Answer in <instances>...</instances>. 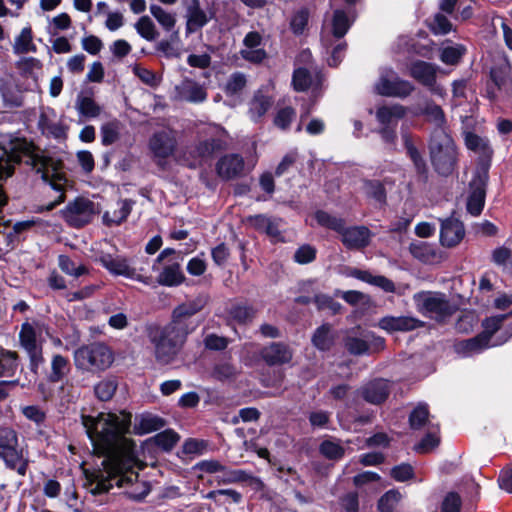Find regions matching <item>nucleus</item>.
Returning <instances> with one entry per match:
<instances>
[{
	"mask_svg": "<svg viewBox=\"0 0 512 512\" xmlns=\"http://www.w3.org/2000/svg\"><path fill=\"white\" fill-rule=\"evenodd\" d=\"M131 414L100 412L97 416L82 415L81 421L94 451L105 456L104 468L109 466L114 472H127L125 479L133 480L137 464L135 444L126 435L131 425Z\"/></svg>",
	"mask_w": 512,
	"mask_h": 512,
	"instance_id": "f257e3e1",
	"label": "nucleus"
},
{
	"mask_svg": "<svg viewBox=\"0 0 512 512\" xmlns=\"http://www.w3.org/2000/svg\"><path fill=\"white\" fill-rule=\"evenodd\" d=\"M22 156H28L27 164L41 174V178L49 183L56 191L61 192L59 198L47 205L46 210H52L64 200V187L67 179L62 171V162L52 157L34 153V146L24 138L12 137L3 147L0 155V180L11 177L15 166L21 162Z\"/></svg>",
	"mask_w": 512,
	"mask_h": 512,
	"instance_id": "f03ea898",
	"label": "nucleus"
},
{
	"mask_svg": "<svg viewBox=\"0 0 512 512\" xmlns=\"http://www.w3.org/2000/svg\"><path fill=\"white\" fill-rule=\"evenodd\" d=\"M148 337L153 345L156 361L166 365L175 359L187 335L180 327L168 324L165 327H151Z\"/></svg>",
	"mask_w": 512,
	"mask_h": 512,
	"instance_id": "7ed1b4c3",
	"label": "nucleus"
},
{
	"mask_svg": "<svg viewBox=\"0 0 512 512\" xmlns=\"http://www.w3.org/2000/svg\"><path fill=\"white\" fill-rule=\"evenodd\" d=\"M144 465L137 459V464L134 468L136 477L128 481L125 479L126 471L124 472H114L112 468L109 466L105 467V471L107 474V478H104L103 475L101 477H97L95 481L91 483L90 491L93 494H101L104 492H108L114 484L118 487H130L126 491V494L129 498L133 500H141L146 497L150 492V487L146 482H138V471L141 470Z\"/></svg>",
	"mask_w": 512,
	"mask_h": 512,
	"instance_id": "20e7f679",
	"label": "nucleus"
},
{
	"mask_svg": "<svg viewBox=\"0 0 512 512\" xmlns=\"http://www.w3.org/2000/svg\"><path fill=\"white\" fill-rule=\"evenodd\" d=\"M48 334V328L40 321H26L21 325L19 331L20 347L27 353L30 361V368L37 373L39 367L44 363L43 334Z\"/></svg>",
	"mask_w": 512,
	"mask_h": 512,
	"instance_id": "39448f33",
	"label": "nucleus"
},
{
	"mask_svg": "<svg viewBox=\"0 0 512 512\" xmlns=\"http://www.w3.org/2000/svg\"><path fill=\"white\" fill-rule=\"evenodd\" d=\"M430 156L438 173L448 175L456 163V147L446 129H434L430 139Z\"/></svg>",
	"mask_w": 512,
	"mask_h": 512,
	"instance_id": "423d86ee",
	"label": "nucleus"
},
{
	"mask_svg": "<svg viewBox=\"0 0 512 512\" xmlns=\"http://www.w3.org/2000/svg\"><path fill=\"white\" fill-rule=\"evenodd\" d=\"M74 362L78 369L88 372H101L114 362V352L102 342H94L78 348L74 353Z\"/></svg>",
	"mask_w": 512,
	"mask_h": 512,
	"instance_id": "0eeeda50",
	"label": "nucleus"
},
{
	"mask_svg": "<svg viewBox=\"0 0 512 512\" xmlns=\"http://www.w3.org/2000/svg\"><path fill=\"white\" fill-rule=\"evenodd\" d=\"M18 439L14 430L0 429V458L7 468L16 470L21 476L27 471L29 459L23 449H18Z\"/></svg>",
	"mask_w": 512,
	"mask_h": 512,
	"instance_id": "6e6552de",
	"label": "nucleus"
},
{
	"mask_svg": "<svg viewBox=\"0 0 512 512\" xmlns=\"http://www.w3.org/2000/svg\"><path fill=\"white\" fill-rule=\"evenodd\" d=\"M414 300L418 311L436 320H443L454 312L453 306L440 293L421 292L414 296Z\"/></svg>",
	"mask_w": 512,
	"mask_h": 512,
	"instance_id": "1a4fd4ad",
	"label": "nucleus"
},
{
	"mask_svg": "<svg viewBox=\"0 0 512 512\" xmlns=\"http://www.w3.org/2000/svg\"><path fill=\"white\" fill-rule=\"evenodd\" d=\"M97 212L93 201L78 197L61 210V215L70 226L82 227L90 223Z\"/></svg>",
	"mask_w": 512,
	"mask_h": 512,
	"instance_id": "9d476101",
	"label": "nucleus"
},
{
	"mask_svg": "<svg viewBox=\"0 0 512 512\" xmlns=\"http://www.w3.org/2000/svg\"><path fill=\"white\" fill-rule=\"evenodd\" d=\"M378 94L392 97H406L413 91V86L408 81L400 79L392 70L382 72L375 85Z\"/></svg>",
	"mask_w": 512,
	"mask_h": 512,
	"instance_id": "9b49d317",
	"label": "nucleus"
},
{
	"mask_svg": "<svg viewBox=\"0 0 512 512\" xmlns=\"http://www.w3.org/2000/svg\"><path fill=\"white\" fill-rule=\"evenodd\" d=\"M98 261L114 276L140 280V275L136 273V269L131 266L130 261L122 255L101 253Z\"/></svg>",
	"mask_w": 512,
	"mask_h": 512,
	"instance_id": "f8f14e48",
	"label": "nucleus"
},
{
	"mask_svg": "<svg viewBox=\"0 0 512 512\" xmlns=\"http://www.w3.org/2000/svg\"><path fill=\"white\" fill-rule=\"evenodd\" d=\"M38 126L42 133L55 139H65L67 128L58 119L57 113L50 107L41 109Z\"/></svg>",
	"mask_w": 512,
	"mask_h": 512,
	"instance_id": "ddd939ff",
	"label": "nucleus"
},
{
	"mask_svg": "<svg viewBox=\"0 0 512 512\" xmlns=\"http://www.w3.org/2000/svg\"><path fill=\"white\" fill-rule=\"evenodd\" d=\"M205 305V301L201 298L187 301L178 307H176L173 311V320L170 325H175L181 328L186 335H188L191 331H193L196 325H192L188 327L186 320L203 309Z\"/></svg>",
	"mask_w": 512,
	"mask_h": 512,
	"instance_id": "4468645a",
	"label": "nucleus"
},
{
	"mask_svg": "<svg viewBox=\"0 0 512 512\" xmlns=\"http://www.w3.org/2000/svg\"><path fill=\"white\" fill-rule=\"evenodd\" d=\"M175 145L176 139L174 132L169 128L154 133L149 142L152 153L159 158H166L171 155L175 149Z\"/></svg>",
	"mask_w": 512,
	"mask_h": 512,
	"instance_id": "2eb2a0df",
	"label": "nucleus"
},
{
	"mask_svg": "<svg viewBox=\"0 0 512 512\" xmlns=\"http://www.w3.org/2000/svg\"><path fill=\"white\" fill-rule=\"evenodd\" d=\"M244 170V159L238 154H227L221 157L216 164V172L224 180L240 177Z\"/></svg>",
	"mask_w": 512,
	"mask_h": 512,
	"instance_id": "dca6fc26",
	"label": "nucleus"
},
{
	"mask_svg": "<svg viewBox=\"0 0 512 512\" xmlns=\"http://www.w3.org/2000/svg\"><path fill=\"white\" fill-rule=\"evenodd\" d=\"M465 236V229L459 220L447 218L441 221L440 242L442 246L452 248L457 246Z\"/></svg>",
	"mask_w": 512,
	"mask_h": 512,
	"instance_id": "f3484780",
	"label": "nucleus"
},
{
	"mask_svg": "<svg viewBox=\"0 0 512 512\" xmlns=\"http://www.w3.org/2000/svg\"><path fill=\"white\" fill-rule=\"evenodd\" d=\"M422 326V321L409 316H385L378 322V327L388 333L411 331Z\"/></svg>",
	"mask_w": 512,
	"mask_h": 512,
	"instance_id": "a211bd4d",
	"label": "nucleus"
},
{
	"mask_svg": "<svg viewBox=\"0 0 512 512\" xmlns=\"http://www.w3.org/2000/svg\"><path fill=\"white\" fill-rule=\"evenodd\" d=\"M487 174L478 175L471 183V193L467 201V210L473 215L477 216L481 213L485 202V185Z\"/></svg>",
	"mask_w": 512,
	"mask_h": 512,
	"instance_id": "6ab92c4d",
	"label": "nucleus"
},
{
	"mask_svg": "<svg viewBox=\"0 0 512 512\" xmlns=\"http://www.w3.org/2000/svg\"><path fill=\"white\" fill-rule=\"evenodd\" d=\"M342 236L343 244L350 249H360L366 247L371 240V232L365 226H354L339 231Z\"/></svg>",
	"mask_w": 512,
	"mask_h": 512,
	"instance_id": "aec40b11",
	"label": "nucleus"
},
{
	"mask_svg": "<svg viewBox=\"0 0 512 512\" xmlns=\"http://www.w3.org/2000/svg\"><path fill=\"white\" fill-rule=\"evenodd\" d=\"M175 90L178 99L191 103H201L207 97L205 88L189 79L182 81L175 87Z\"/></svg>",
	"mask_w": 512,
	"mask_h": 512,
	"instance_id": "412c9836",
	"label": "nucleus"
},
{
	"mask_svg": "<svg viewBox=\"0 0 512 512\" xmlns=\"http://www.w3.org/2000/svg\"><path fill=\"white\" fill-rule=\"evenodd\" d=\"M134 202L128 199L118 200L114 206L105 211L103 223L107 226L120 225L132 211Z\"/></svg>",
	"mask_w": 512,
	"mask_h": 512,
	"instance_id": "4be33fe9",
	"label": "nucleus"
},
{
	"mask_svg": "<svg viewBox=\"0 0 512 512\" xmlns=\"http://www.w3.org/2000/svg\"><path fill=\"white\" fill-rule=\"evenodd\" d=\"M261 356L269 365H281L291 361L292 351L282 343H272L261 351Z\"/></svg>",
	"mask_w": 512,
	"mask_h": 512,
	"instance_id": "5701e85b",
	"label": "nucleus"
},
{
	"mask_svg": "<svg viewBox=\"0 0 512 512\" xmlns=\"http://www.w3.org/2000/svg\"><path fill=\"white\" fill-rule=\"evenodd\" d=\"M185 5L187 8L186 31L190 34L202 28L208 22V18L206 13L200 9L198 0H185Z\"/></svg>",
	"mask_w": 512,
	"mask_h": 512,
	"instance_id": "b1692460",
	"label": "nucleus"
},
{
	"mask_svg": "<svg viewBox=\"0 0 512 512\" xmlns=\"http://www.w3.org/2000/svg\"><path fill=\"white\" fill-rule=\"evenodd\" d=\"M389 394V384L385 380H375L366 384L361 389L362 397L371 404H380L386 400Z\"/></svg>",
	"mask_w": 512,
	"mask_h": 512,
	"instance_id": "393cba45",
	"label": "nucleus"
},
{
	"mask_svg": "<svg viewBox=\"0 0 512 512\" xmlns=\"http://www.w3.org/2000/svg\"><path fill=\"white\" fill-rule=\"evenodd\" d=\"M406 115V108L399 104L383 105L376 111V118L383 127H396L397 122Z\"/></svg>",
	"mask_w": 512,
	"mask_h": 512,
	"instance_id": "a878e982",
	"label": "nucleus"
},
{
	"mask_svg": "<svg viewBox=\"0 0 512 512\" xmlns=\"http://www.w3.org/2000/svg\"><path fill=\"white\" fill-rule=\"evenodd\" d=\"M75 109L80 120L97 118L102 112V107L91 96L82 93L76 98Z\"/></svg>",
	"mask_w": 512,
	"mask_h": 512,
	"instance_id": "bb28decb",
	"label": "nucleus"
},
{
	"mask_svg": "<svg viewBox=\"0 0 512 512\" xmlns=\"http://www.w3.org/2000/svg\"><path fill=\"white\" fill-rule=\"evenodd\" d=\"M273 104V100L271 97L264 95L262 92L258 91L254 94L252 100L249 103L248 114L250 119L257 123L271 108Z\"/></svg>",
	"mask_w": 512,
	"mask_h": 512,
	"instance_id": "cd10ccee",
	"label": "nucleus"
},
{
	"mask_svg": "<svg viewBox=\"0 0 512 512\" xmlns=\"http://www.w3.org/2000/svg\"><path fill=\"white\" fill-rule=\"evenodd\" d=\"M410 75L420 83L432 86L435 82L436 67L424 61H416L410 67Z\"/></svg>",
	"mask_w": 512,
	"mask_h": 512,
	"instance_id": "c85d7f7f",
	"label": "nucleus"
},
{
	"mask_svg": "<svg viewBox=\"0 0 512 512\" xmlns=\"http://www.w3.org/2000/svg\"><path fill=\"white\" fill-rule=\"evenodd\" d=\"M487 335L488 334H479L474 338L459 342L456 345V351L463 356H470L483 351L489 347Z\"/></svg>",
	"mask_w": 512,
	"mask_h": 512,
	"instance_id": "c756f323",
	"label": "nucleus"
},
{
	"mask_svg": "<svg viewBox=\"0 0 512 512\" xmlns=\"http://www.w3.org/2000/svg\"><path fill=\"white\" fill-rule=\"evenodd\" d=\"M184 274L178 262H172L164 266L157 281L164 286H177L184 281Z\"/></svg>",
	"mask_w": 512,
	"mask_h": 512,
	"instance_id": "7c9ffc66",
	"label": "nucleus"
},
{
	"mask_svg": "<svg viewBox=\"0 0 512 512\" xmlns=\"http://www.w3.org/2000/svg\"><path fill=\"white\" fill-rule=\"evenodd\" d=\"M37 47L33 42V34L31 27H24L20 34L15 37L13 43V52L17 55L35 53Z\"/></svg>",
	"mask_w": 512,
	"mask_h": 512,
	"instance_id": "2f4dec72",
	"label": "nucleus"
},
{
	"mask_svg": "<svg viewBox=\"0 0 512 512\" xmlns=\"http://www.w3.org/2000/svg\"><path fill=\"white\" fill-rule=\"evenodd\" d=\"M466 147L481 157L489 158L492 155V149L489 141L475 133L467 132L465 135Z\"/></svg>",
	"mask_w": 512,
	"mask_h": 512,
	"instance_id": "473e14b6",
	"label": "nucleus"
},
{
	"mask_svg": "<svg viewBox=\"0 0 512 512\" xmlns=\"http://www.w3.org/2000/svg\"><path fill=\"white\" fill-rule=\"evenodd\" d=\"M17 368V353L0 347V377H12L16 373Z\"/></svg>",
	"mask_w": 512,
	"mask_h": 512,
	"instance_id": "72a5a7b5",
	"label": "nucleus"
},
{
	"mask_svg": "<svg viewBox=\"0 0 512 512\" xmlns=\"http://www.w3.org/2000/svg\"><path fill=\"white\" fill-rule=\"evenodd\" d=\"M150 13L159 23V25L167 32H171L176 25L175 14L163 9L161 6L152 4L150 5Z\"/></svg>",
	"mask_w": 512,
	"mask_h": 512,
	"instance_id": "f704fd0d",
	"label": "nucleus"
},
{
	"mask_svg": "<svg viewBox=\"0 0 512 512\" xmlns=\"http://www.w3.org/2000/svg\"><path fill=\"white\" fill-rule=\"evenodd\" d=\"M402 138L407 153L410 156L411 160L413 161L416 170L418 171V173H424L426 170V164L415 146L414 137L407 132H403Z\"/></svg>",
	"mask_w": 512,
	"mask_h": 512,
	"instance_id": "c9c22d12",
	"label": "nucleus"
},
{
	"mask_svg": "<svg viewBox=\"0 0 512 512\" xmlns=\"http://www.w3.org/2000/svg\"><path fill=\"white\" fill-rule=\"evenodd\" d=\"M69 371V361L62 355L55 354L51 360V372L48 379L51 382H59Z\"/></svg>",
	"mask_w": 512,
	"mask_h": 512,
	"instance_id": "e433bc0d",
	"label": "nucleus"
},
{
	"mask_svg": "<svg viewBox=\"0 0 512 512\" xmlns=\"http://www.w3.org/2000/svg\"><path fill=\"white\" fill-rule=\"evenodd\" d=\"M510 74V64L507 60H504V64L499 68H493L491 70V77L494 83L498 86L499 89H505L509 91L512 87V82L509 78Z\"/></svg>",
	"mask_w": 512,
	"mask_h": 512,
	"instance_id": "4c0bfd02",
	"label": "nucleus"
},
{
	"mask_svg": "<svg viewBox=\"0 0 512 512\" xmlns=\"http://www.w3.org/2000/svg\"><path fill=\"white\" fill-rule=\"evenodd\" d=\"M353 275L358 279L382 288L386 292H393L395 289L394 283L384 276H373L368 272L359 270L355 271Z\"/></svg>",
	"mask_w": 512,
	"mask_h": 512,
	"instance_id": "58836bf2",
	"label": "nucleus"
},
{
	"mask_svg": "<svg viewBox=\"0 0 512 512\" xmlns=\"http://www.w3.org/2000/svg\"><path fill=\"white\" fill-rule=\"evenodd\" d=\"M250 480L252 483H255L259 486L262 485V482L258 478H254L247 474L243 470H228L224 467V471H222V476H220L219 482L228 484V483H237L244 482Z\"/></svg>",
	"mask_w": 512,
	"mask_h": 512,
	"instance_id": "ea45409f",
	"label": "nucleus"
},
{
	"mask_svg": "<svg viewBox=\"0 0 512 512\" xmlns=\"http://www.w3.org/2000/svg\"><path fill=\"white\" fill-rule=\"evenodd\" d=\"M134 26L138 34L147 41H154L159 35L155 24L148 16L140 17Z\"/></svg>",
	"mask_w": 512,
	"mask_h": 512,
	"instance_id": "a19ab883",
	"label": "nucleus"
},
{
	"mask_svg": "<svg viewBox=\"0 0 512 512\" xmlns=\"http://www.w3.org/2000/svg\"><path fill=\"white\" fill-rule=\"evenodd\" d=\"M351 22L352 21L348 18V16L346 15V13L343 10H336L334 12L333 21H332L333 35L336 38L343 37L347 33V31L351 25Z\"/></svg>",
	"mask_w": 512,
	"mask_h": 512,
	"instance_id": "79ce46f5",
	"label": "nucleus"
},
{
	"mask_svg": "<svg viewBox=\"0 0 512 512\" xmlns=\"http://www.w3.org/2000/svg\"><path fill=\"white\" fill-rule=\"evenodd\" d=\"M164 424L165 423L161 418L153 415H147L140 418L138 425L135 426V429L139 434H148L161 429Z\"/></svg>",
	"mask_w": 512,
	"mask_h": 512,
	"instance_id": "37998d69",
	"label": "nucleus"
},
{
	"mask_svg": "<svg viewBox=\"0 0 512 512\" xmlns=\"http://www.w3.org/2000/svg\"><path fill=\"white\" fill-rule=\"evenodd\" d=\"M466 48L461 44L446 46L441 50L440 59L443 63L454 65L465 54Z\"/></svg>",
	"mask_w": 512,
	"mask_h": 512,
	"instance_id": "c03bdc74",
	"label": "nucleus"
},
{
	"mask_svg": "<svg viewBox=\"0 0 512 512\" xmlns=\"http://www.w3.org/2000/svg\"><path fill=\"white\" fill-rule=\"evenodd\" d=\"M120 127L117 121L105 123L101 127V141L105 146L112 145L119 139Z\"/></svg>",
	"mask_w": 512,
	"mask_h": 512,
	"instance_id": "a18cd8bd",
	"label": "nucleus"
},
{
	"mask_svg": "<svg viewBox=\"0 0 512 512\" xmlns=\"http://www.w3.org/2000/svg\"><path fill=\"white\" fill-rule=\"evenodd\" d=\"M361 189L367 197L379 203H382L385 199L384 189L379 181L364 180Z\"/></svg>",
	"mask_w": 512,
	"mask_h": 512,
	"instance_id": "49530a36",
	"label": "nucleus"
},
{
	"mask_svg": "<svg viewBox=\"0 0 512 512\" xmlns=\"http://www.w3.org/2000/svg\"><path fill=\"white\" fill-rule=\"evenodd\" d=\"M117 388V383L113 379H105L100 381L94 388L95 395L101 401L110 400Z\"/></svg>",
	"mask_w": 512,
	"mask_h": 512,
	"instance_id": "de8ad7c7",
	"label": "nucleus"
},
{
	"mask_svg": "<svg viewBox=\"0 0 512 512\" xmlns=\"http://www.w3.org/2000/svg\"><path fill=\"white\" fill-rule=\"evenodd\" d=\"M312 341L313 344L320 350L329 349L333 341L330 327L328 325H322L321 327H319L316 330Z\"/></svg>",
	"mask_w": 512,
	"mask_h": 512,
	"instance_id": "09e8293b",
	"label": "nucleus"
},
{
	"mask_svg": "<svg viewBox=\"0 0 512 512\" xmlns=\"http://www.w3.org/2000/svg\"><path fill=\"white\" fill-rule=\"evenodd\" d=\"M215 142L214 141H202L200 142L191 153L195 154V160L190 164V166L195 167L200 165L201 162L208 158L214 151Z\"/></svg>",
	"mask_w": 512,
	"mask_h": 512,
	"instance_id": "8fccbe9b",
	"label": "nucleus"
},
{
	"mask_svg": "<svg viewBox=\"0 0 512 512\" xmlns=\"http://www.w3.org/2000/svg\"><path fill=\"white\" fill-rule=\"evenodd\" d=\"M179 441V435L171 430H165L154 436V442L164 450H171Z\"/></svg>",
	"mask_w": 512,
	"mask_h": 512,
	"instance_id": "3c124183",
	"label": "nucleus"
},
{
	"mask_svg": "<svg viewBox=\"0 0 512 512\" xmlns=\"http://www.w3.org/2000/svg\"><path fill=\"white\" fill-rule=\"evenodd\" d=\"M347 350L354 355H362L368 353V340L365 333L362 337L349 336L345 341Z\"/></svg>",
	"mask_w": 512,
	"mask_h": 512,
	"instance_id": "603ef678",
	"label": "nucleus"
},
{
	"mask_svg": "<svg viewBox=\"0 0 512 512\" xmlns=\"http://www.w3.org/2000/svg\"><path fill=\"white\" fill-rule=\"evenodd\" d=\"M427 120L435 124L436 128H445V117L442 109L435 104L428 103L423 111Z\"/></svg>",
	"mask_w": 512,
	"mask_h": 512,
	"instance_id": "864d4df0",
	"label": "nucleus"
},
{
	"mask_svg": "<svg viewBox=\"0 0 512 512\" xmlns=\"http://www.w3.org/2000/svg\"><path fill=\"white\" fill-rule=\"evenodd\" d=\"M59 267L64 273L74 277L87 273V268L84 265H76L69 257L64 255L59 256Z\"/></svg>",
	"mask_w": 512,
	"mask_h": 512,
	"instance_id": "5fc2aeb1",
	"label": "nucleus"
},
{
	"mask_svg": "<svg viewBox=\"0 0 512 512\" xmlns=\"http://www.w3.org/2000/svg\"><path fill=\"white\" fill-rule=\"evenodd\" d=\"M315 219L319 225L333 229L337 232L343 229L344 221L342 219L333 217L324 211H317L315 213Z\"/></svg>",
	"mask_w": 512,
	"mask_h": 512,
	"instance_id": "6e6d98bb",
	"label": "nucleus"
},
{
	"mask_svg": "<svg viewBox=\"0 0 512 512\" xmlns=\"http://www.w3.org/2000/svg\"><path fill=\"white\" fill-rule=\"evenodd\" d=\"M429 416L428 407L425 404H419L410 414V425L413 429H420L427 421Z\"/></svg>",
	"mask_w": 512,
	"mask_h": 512,
	"instance_id": "4d7b16f0",
	"label": "nucleus"
},
{
	"mask_svg": "<svg viewBox=\"0 0 512 512\" xmlns=\"http://www.w3.org/2000/svg\"><path fill=\"white\" fill-rule=\"evenodd\" d=\"M320 452L329 459H340L344 455V448L335 441L326 440L320 445Z\"/></svg>",
	"mask_w": 512,
	"mask_h": 512,
	"instance_id": "13d9d810",
	"label": "nucleus"
},
{
	"mask_svg": "<svg viewBox=\"0 0 512 512\" xmlns=\"http://www.w3.org/2000/svg\"><path fill=\"white\" fill-rule=\"evenodd\" d=\"M246 85V78L244 74L236 72L230 76L225 84V92L228 95H235L243 90Z\"/></svg>",
	"mask_w": 512,
	"mask_h": 512,
	"instance_id": "bf43d9fd",
	"label": "nucleus"
},
{
	"mask_svg": "<svg viewBox=\"0 0 512 512\" xmlns=\"http://www.w3.org/2000/svg\"><path fill=\"white\" fill-rule=\"evenodd\" d=\"M230 316L237 322L244 324L254 318L255 310L246 305H236L230 310Z\"/></svg>",
	"mask_w": 512,
	"mask_h": 512,
	"instance_id": "052dcab7",
	"label": "nucleus"
},
{
	"mask_svg": "<svg viewBox=\"0 0 512 512\" xmlns=\"http://www.w3.org/2000/svg\"><path fill=\"white\" fill-rule=\"evenodd\" d=\"M292 83L296 91H305L311 84V76L304 68L294 71Z\"/></svg>",
	"mask_w": 512,
	"mask_h": 512,
	"instance_id": "680f3d73",
	"label": "nucleus"
},
{
	"mask_svg": "<svg viewBox=\"0 0 512 512\" xmlns=\"http://www.w3.org/2000/svg\"><path fill=\"white\" fill-rule=\"evenodd\" d=\"M0 92L5 106L12 108L22 105V96L12 87L3 86L0 88Z\"/></svg>",
	"mask_w": 512,
	"mask_h": 512,
	"instance_id": "e2e57ef3",
	"label": "nucleus"
},
{
	"mask_svg": "<svg viewBox=\"0 0 512 512\" xmlns=\"http://www.w3.org/2000/svg\"><path fill=\"white\" fill-rule=\"evenodd\" d=\"M295 117V111L290 107H285L280 110L275 115L274 124L276 127L285 130L289 127L290 123Z\"/></svg>",
	"mask_w": 512,
	"mask_h": 512,
	"instance_id": "0e129e2a",
	"label": "nucleus"
},
{
	"mask_svg": "<svg viewBox=\"0 0 512 512\" xmlns=\"http://www.w3.org/2000/svg\"><path fill=\"white\" fill-rule=\"evenodd\" d=\"M461 498L454 492L448 493L441 504V512H460Z\"/></svg>",
	"mask_w": 512,
	"mask_h": 512,
	"instance_id": "69168bd1",
	"label": "nucleus"
},
{
	"mask_svg": "<svg viewBox=\"0 0 512 512\" xmlns=\"http://www.w3.org/2000/svg\"><path fill=\"white\" fill-rule=\"evenodd\" d=\"M435 34H447L452 30V24L448 18L442 14H436L430 25Z\"/></svg>",
	"mask_w": 512,
	"mask_h": 512,
	"instance_id": "338daca9",
	"label": "nucleus"
},
{
	"mask_svg": "<svg viewBox=\"0 0 512 512\" xmlns=\"http://www.w3.org/2000/svg\"><path fill=\"white\" fill-rule=\"evenodd\" d=\"M398 501V493L388 491L379 500L378 507L381 512H392L394 505Z\"/></svg>",
	"mask_w": 512,
	"mask_h": 512,
	"instance_id": "774afa93",
	"label": "nucleus"
}]
</instances>
